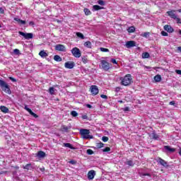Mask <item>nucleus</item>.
<instances>
[{
    "label": "nucleus",
    "instance_id": "obj_1",
    "mask_svg": "<svg viewBox=\"0 0 181 181\" xmlns=\"http://www.w3.org/2000/svg\"><path fill=\"white\" fill-rule=\"evenodd\" d=\"M121 84L122 86H129L132 84V76L131 74L126 75L124 78H121Z\"/></svg>",
    "mask_w": 181,
    "mask_h": 181
},
{
    "label": "nucleus",
    "instance_id": "obj_2",
    "mask_svg": "<svg viewBox=\"0 0 181 181\" xmlns=\"http://www.w3.org/2000/svg\"><path fill=\"white\" fill-rule=\"evenodd\" d=\"M80 134L83 139H93V136L90 135V130L81 129Z\"/></svg>",
    "mask_w": 181,
    "mask_h": 181
},
{
    "label": "nucleus",
    "instance_id": "obj_3",
    "mask_svg": "<svg viewBox=\"0 0 181 181\" xmlns=\"http://www.w3.org/2000/svg\"><path fill=\"white\" fill-rule=\"evenodd\" d=\"M0 86L5 93H6L7 94H11V89L9 88V86L6 84V82H5V81H2L0 79Z\"/></svg>",
    "mask_w": 181,
    "mask_h": 181
},
{
    "label": "nucleus",
    "instance_id": "obj_4",
    "mask_svg": "<svg viewBox=\"0 0 181 181\" xmlns=\"http://www.w3.org/2000/svg\"><path fill=\"white\" fill-rule=\"evenodd\" d=\"M100 63H101L102 69H103V70H105V71H108V70H110V69L112 67V65L107 62V61L105 60H101Z\"/></svg>",
    "mask_w": 181,
    "mask_h": 181
},
{
    "label": "nucleus",
    "instance_id": "obj_5",
    "mask_svg": "<svg viewBox=\"0 0 181 181\" xmlns=\"http://www.w3.org/2000/svg\"><path fill=\"white\" fill-rule=\"evenodd\" d=\"M71 53L74 57H76V59L81 57V51H80V49L78 47L73 48L71 49Z\"/></svg>",
    "mask_w": 181,
    "mask_h": 181
},
{
    "label": "nucleus",
    "instance_id": "obj_6",
    "mask_svg": "<svg viewBox=\"0 0 181 181\" xmlns=\"http://www.w3.org/2000/svg\"><path fill=\"white\" fill-rule=\"evenodd\" d=\"M18 33L21 36H23V37H25V39L29 40V39H32L33 37V34H32V33H25L22 31H19Z\"/></svg>",
    "mask_w": 181,
    "mask_h": 181
},
{
    "label": "nucleus",
    "instance_id": "obj_7",
    "mask_svg": "<svg viewBox=\"0 0 181 181\" xmlns=\"http://www.w3.org/2000/svg\"><path fill=\"white\" fill-rule=\"evenodd\" d=\"M127 49H131V47H135L136 46V42L135 41H127L125 44Z\"/></svg>",
    "mask_w": 181,
    "mask_h": 181
},
{
    "label": "nucleus",
    "instance_id": "obj_8",
    "mask_svg": "<svg viewBox=\"0 0 181 181\" xmlns=\"http://www.w3.org/2000/svg\"><path fill=\"white\" fill-rule=\"evenodd\" d=\"M98 87H97V86H90V92L92 93L93 95H97V94H98Z\"/></svg>",
    "mask_w": 181,
    "mask_h": 181
},
{
    "label": "nucleus",
    "instance_id": "obj_9",
    "mask_svg": "<svg viewBox=\"0 0 181 181\" xmlns=\"http://www.w3.org/2000/svg\"><path fill=\"white\" fill-rule=\"evenodd\" d=\"M163 29H164V30H165L168 33H173V32L175 31L173 28H172V26L169 25H164Z\"/></svg>",
    "mask_w": 181,
    "mask_h": 181
},
{
    "label": "nucleus",
    "instance_id": "obj_10",
    "mask_svg": "<svg viewBox=\"0 0 181 181\" xmlns=\"http://www.w3.org/2000/svg\"><path fill=\"white\" fill-rule=\"evenodd\" d=\"M95 176V171L92 170L88 173V179L89 180H93V179H94Z\"/></svg>",
    "mask_w": 181,
    "mask_h": 181
},
{
    "label": "nucleus",
    "instance_id": "obj_11",
    "mask_svg": "<svg viewBox=\"0 0 181 181\" xmlns=\"http://www.w3.org/2000/svg\"><path fill=\"white\" fill-rule=\"evenodd\" d=\"M24 108L26 111H28V112H29V114H30V115L34 117V118H37L39 117L37 115H36V113L33 112L32 110L29 109L27 105H25Z\"/></svg>",
    "mask_w": 181,
    "mask_h": 181
},
{
    "label": "nucleus",
    "instance_id": "obj_12",
    "mask_svg": "<svg viewBox=\"0 0 181 181\" xmlns=\"http://www.w3.org/2000/svg\"><path fill=\"white\" fill-rule=\"evenodd\" d=\"M55 49L59 52H64V50H66V47L63 45H57Z\"/></svg>",
    "mask_w": 181,
    "mask_h": 181
},
{
    "label": "nucleus",
    "instance_id": "obj_13",
    "mask_svg": "<svg viewBox=\"0 0 181 181\" xmlns=\"http://www.w3.org/2000/svg\"><path fill=\"white\" fill-rule=\"evenodd\" d=\"M39 56H40V57H42V59H45L47 57V56H49V54H47V52H46V51L45 50H41L39 52Z\"/></svg>",
    "mask_w": 181,
    "mask_h": 181
},
{
    "label": "nucleus",
    "instance_id": "obj_14",
    "mask_svg": "<svg viewBox=\"0 0 181 181\" xmlns=\"http://www.w3.org/2000/svg\"><path fill=\"white\" fill-rule=\"evenodd\" d=\"M157 162H158V163H160V165H162V166H164L165 168H166V166H168V163L166 161H165V160L159 158L157 160Z\"/></svg>",
    "mask_w": 181,
    "mask_h": 181
},
{
    "label": "nucleus",
    "instance_id": "obj_15",
    "mask_svg": "<svg viewBox=\"0 0 181 181\" xmlns=\"http://www.w3.org/2000/svg\"><path fill=\"white\" fill-rule=\"evenodd\" d=\"M66 69H73L74 67V62H67L65 63Z\"/></svg>",
    "mask_w": 181,
    "mask_h": 181
},
{
    "label": "nucleus",
    "instance_id": "obj_16",
    "mask_svg": "<svg viewBox=\"0 0 181 181\" xmlns=\"http://www.w3.org/2000/svg\"><path fill=\"white\" fill-rule=\"evenodd\" d=\"M0 110L1 112H4V114H8V112H9V109L6 106H0Z\"/></svg>",
    "mask_w": 181,
    "mask_h": 181
},
{
    "label": "nucleus",
    "instance_id": "obj_17",
    "mask_svg": "<svg viewBox=\"0 0 181 181\" xmlns=\"http://www.w3.org/2000/svg\"><path fill=\"white\" fill-rule=\"evenodd\" d=\"M167 13L170 18H172V19H175L177 17L176 14H175V11H167Z\"/></svg>",
    "mask_w": 181,
    "mask_h": 181
},
{
    "label": "nucleus",
    "instance_id": "obj_18",
    "mask_svg": "<svg viewBox=\"0 0 181 181\" xmlns=\"http://www.w3.org/2000/svg\"><path fill=\"white\" fill-rule=\"evenodd\" d=\"M37 156L40 158H45V156H46V153L42 151H38V153H37Z\"/></svg>",
    "mask_w": 181,
    "mask_h": 181
},
{
    "label": "nucleus",
    "instance_id": "obj_19",
    "mask_svg": "<svg viewBox=\"0 0 181 181\" xmlns=\"http://www.w3.org/2000/svg\"><path fill=\"white\" fill-rule=\"evenodd\" d=\"M69 129H70V127H67V126H62L61 127V130L64 132H67L69 131Z\"/></svg>",
    "mask_w": 181,
    "mask_h": 181
},
{
    "label": "nucleus",
    "instance_id": "obj_20",
    "mask_svg": "<svg viewBox=\"0 0 181 181\" xmlns=\"http://www.w3.org/2000/svg\"><path fill=\"white\" fill-rule=\"evenodd\" d=\"M154 80L156 83H159L160 81V80H162V76H160V75H156L154 77Z\"/></svg>",
    "mask_w": 181,
    "mask_h": 181
},
{
    "label": "nucleus",
    "instance_id": "obj_21",
    "mask_svg": "<svg viewBox=\"0 0 181 181\" xmlns=\"http://www.w3.org/2000/svg\"><path fill=\"white\" fill-rule=\"evenodd\" d=\"M164 148L165 149V151H168V152H175V148H172L169 146H164Z\"/></svg>",
    "mask_w": 181,
    "mask_h": 181
},
{
    "label": "nucleus",
    "instance_id": "obj_22",
    "mask_svg": "<svg viewBox=\"0 0 181 181\" xmlns=\"http://www.w3.org/2000/svg\"><path fill=\"white\" fill-rule=\"evenodd\" d=\"M64 146H65V148H70V149H74V147H73L70 143L64 144Z\"/></svg>",
    "mask_w": 181,
    "mask_h": 181
},
{
    "label": "nucleus",
    "instance_id": "obj_23",
    "mask_svg": "<svg viewBox=\"0 0 181 181\" xmlns=\"http://www.w3.org/2000/svg\"><path fill=\"white\" fill-rule=\"evenodd\" d=\"M94 11H100V9H104V7H101L98 5L93 6Z\"/></svg>",
    "mask_w": 181,
    "mask_h": 181
},
{
    "label": "nucleus",
    "instance_id": "obj_24",
    "mask_svg": "<svg viewBox=\"0 0 181 181\" xmlns=\"http://www.w3.org/2000/svg\"><path fill=\"white\" fill-rule=\"evenodd\" d=\"M127 31L129 32V33H134V32H135V27L134 26L129 27L127 29Z\"/></svg>",
    "mask_w": 181,
    "mask_h": 181
},
{
    "label": "nucleus",
    "instance_id": "obj_25",
    "mask_svg": "<svg viewBox=\"0 0 181 181\" xmlns=\"http://www.w3.org/2000/svg\"><path fill=\"white\" fill-rule=\"evenodd\" d=\"M85 47H88V49L91 48V42L87 41L84 44Z\"/></svg>",
    "mask_w": 181,
    "mask_h": 181
},
{
    "label": "nucleus",
    "instance_id": "obj_26",
    "mask_svg": "<svg viewBox=\"0 0 181 181\" xmlns=\"http://www.w3.org/2000/svg\"><path fill=\"white\" fill-rule=\"evenodd\" d=\"M54 60L55 61V62H62V57H60V56H59V55H55V56H54Z\"/></svg>",
    "mask_w": 181,
    "mask_h": 181
},
{
    "label": "nucleus",
    "instance_id": "obj_27",
    "mask_svg": "<svg viewBox=\"0 0 181 181\" xmlns=\"http://www.w3.org/2000/svg\"><path fill=\"white\" fill-rule=\"evenodd\" d=\"M103 147H104V144H103L101 142H99V143L96 144V148L98 149H101V148H103Z\"/></svg>",
    "mask_w": 181,
    "mask_h": 181
},
{
    "label": "nucleus",
    "instance_id": "obj_28",
    "mask_svg": "<svg viewBox=\"0 0 181 181\" xmlns=\"http://www.w3.org/2000/svg\"><path fill=\"white\" fill-rule=\"evenodd\" d=\"M143 59H149V53L148 52H144L142 54Z\"/></svg>",
    "mask_w": 181,
    "mask_h": 181
},
{
    "label": "nucleus",
    "instance_id": "obj_29",
    "mask_svg": "<svg viewBox=\"0 0 181 181\" xmlns=\"http://www.w3.org/2000/svg\"><path fill=\"white\" fill-rule=\"evenodd\" d=\"M83 12L86 16L91 15V11L88 8H84Z\"/></svg>",
    "mask_w": 181,
    "mask_h": 181
},
{
    "label": "nucleus",
    "instance_id": "obj_30",
    "mask_svg": "<svg viewBox=\"0 0 181 181\" xmlns=\"http://www.w3.org/2000/svg\"><path fill=\"white\" fill-rule=\"evenodd\" d=\"M100 52H103L105 53H108V52H110V49L107 48L100 47Z\"/></svg>",
    "mask_w": 181,
    "mask_h": 181
},
{
    "label": "nucleus",
    "instance_id": "obj_31",
    "mask_svg": "<svg viewBox=\"0 0 181 181\" xmlns=\"http://www.w3.org/2000/svg\"><path fill=\"white\" fill-rule=\"evenodd\" d=\"M82 62L84 64H86V63H88V59L86 57H82Z\"/></svg>",
    "mask_w": 181,
    "mask_h": 181
},
{
    "label": "nucleus",
    "instance_id": "obj_32",
    "mask_svg": "<svg viewBox=\"0 0 181 181\" xmlns=\"http://www.w3.org/2000/svg\"><path fill=\"white\" fill-rule=\"evenodd\" d=\"M49 93L51 94V95H53V94H54V88L53 87L49 88Z\"/></svg>",
    "mask_w": 181,
    "mask_h": 181
},
{
    "label": "nucleus",
    "instance_id": "obj_33",
    "mask_svg": "<svg viewBox=\"0 0 181 181\" xmlns=\"http://www.w3.org/2000/svg\"><path fill=\"white\" fill-rule=\"evenodd\" d=\"M76 36H78V37H81V39H84V35L81 33H76Z\"/></svg>",
    "mask_w": 181,
    "mask_h": 181
},
{
    "label": "nucleus",
    "instance_id": "obj_34",
    "mask_svg": "<svg viewBox=\"0 0 181 181\" xmlns=\"http://www.w3.org/2000/svg\"><path fill=\"white\" fill-rule=\"evenodd\" d=\"M152 137H153V139H159V135H158L155 133L152 134Z\"/></svg>",
    "mask_w": 181,
    "mask_h": 181
},
{
    "label": "nucleus",
    "instance_id": "obj_35",
    "mask_svg": "<svg viewBox=\"0 0 181 181\" xmlns=\"http://www.w3.org/2000/svg\"><path fill=\"white\" fill-rule=\"evenodd\" d=\"M127 165L129 166H134V162L131 160L127 161Z\"/></svg>",
    "mask_w": 181,
    "mask_h": 181
},
{
    "label": "nucleus",
    "instance_id": "obj_36",
    "mask_svg": "<svg viewBox=\"0 0 181 181\" xmlns=\"http://www.w3.org/2000/svg\"><path fill=\"white\" fill-rule=\"evenodd\" d=\"M98 4L99 5H101L102 6H104V5H105V3L104 1H103V0H99V1H98Z\"/></svg>",
    "mask_w": 181,
    "mask_h": 181
},
{
    "label": "nucleus",
    "instance_id": "obj_37",
    "mask_svg": "<svg viewBox=\"0 0 181 181\" xmlns=\"http://www.w3.org/2000/svg\"><path fill=\"white\" fill-rule=\"evenodd\" d=\"M141 36H142L143 37H148V36H149V33H144L141 35Z\"/></svg>",
    "mask_w": 181,
    "mask_h": 181
},
{
    "label": "nucleus",
    "instance_id": "obj_38",
    "mask_svg": "<svg viewBox=\"0 0 181 181\" xmlns=\"http://www.w3.org/2000/svg\"><path fill=\"white\" fill-rule=\"evenodd\" d=\"M86 153H88V155H93V153H94V151H93V150L91 149H88L86 151Z\"/></svg>",
    "mask_w": 181,
    "mask_h": 181
},
{
    "label": "nucleus",
    "instance_id": "obj_39",
    "mask_svg": "<svg viewBox=\"0 0 181 181\" xmlns=\"http://www.w3.org/2000/svg\"><path fill=\"white\" fill-rule=\"evenodd\" d=\"M71 115H72V117H77V115H78V113H77L76 111H72L71 112Z\"/></svg>",
    "mask_w": 181,
    "mask_h": 181
},
{
    "label": "nucleus",
    "instance_id": "obj_40",
    "mask_svg": "<svg viewBox=\"0 0 181 181\" xmlns=\"http://www.w3.org/2000/svg\"><path fill=\"white\" fill-rule=\"evenodd\" d=\"M111 151V148L110 147H106L103 149V152H110Z\"/></svg>",
    "mask_w": 181,
    "mask_h": 181
},
{
    "label": "nucleus",
    "instance_id": "obj_41",
    "mask_svg": "<svg viewBox=\"0 0 181 181\" xmlns=\"http://www.w3.org/2000/svg\"><path fill=\"white\" fill-rule=\"evenodd\" d=\"M102 141H103V142H107V141H108V137H107V136H103V137H102Z\"/></svg>",
    "mask_w": 181,
    "mask_h": 181
},
{
    "label": "nucleus",
    "instance_id": "obj_42",
    "mask_svg": "<svg viewBox=\"0 0 181 181\" xmlns=\"http://www.w3.org/2000/svg\"><path fill=\"white\" fill-rule=\"evenodd\" d=\"M174 19L176 21L177 23H181V20L180 18H177V16L175 17Z\"/></svg>",
    "mask_w": 181,
    "mask_h": 181
},
{
    "label": "nucleus",
    "instance_id": "obj_43",
    "mask_svg": "<svg viewBox=\"0 0 181 181\" xmlns=\"http://www.w3.org/2000/svg\"><path fill=\"white\" fill-rule=\"evenodd\" d=\"M162 36H169V34L166 33L165 31H162L161 32Z\"/></svg>",
    "mask_w": 181,
    "mask_h": 181
},
{
    "label": "nucleus",
    "instance_id": "obj_44",
    "mask_svg": "<svg viewBox=\"0 0 181 181\" xmlns=\"http://www.w3.org/2000/svg\"><path fill=\"white\" fill-rule=\"evenodd\" d=\"M18 23H20V25H25L26 21L23 20H20V22Z\"/></svg>",
    "mask_w": 181,
    "mask_h": 181
},
{
    "label": "nucleus",
    "instance_id": "obj_45",
    "mask_svg": "<svg viewBox=\"0 0 181 181\" xmlns=\"http://www.w3.org/2000/svg\"><path fill=\"white\" fill-rule=\"evenodd\" d=\"M9 80H11V81H13V83H16V79H15V78H13V77H9L8 78Z\"/></svg>",
    "mask_w": 181,
    "mask_h": 181
},
{
    "label": "nucleus",
    "instance_id": "obj_46",
    "mask_svg": "<svg viewBox=\"0 0 181 181\" xmlns=\"http://www.w3.org/2000/svg\"><path fill=\"white\" fill-rule=\"evenodd\" d=\"M29 168H30V164H27L26 165L23 166V169L29 170Z\"/></svg>",
    "mask_w": 181,
    "mask_h": 181
},
{
    "label": "nucleus",
    "instance_id": "obj_47",
    "mask_svg": "<svg viewBox=\"0 0 181 181\" xmlns=\"http://www.w3.org/2000/svg\"><path fill=\"white\" fill-rule=\"evenodd\" d=\"M13 52H14L15 54H19V53H20L19 49H15L13 50Z\"/></svg>",
    "mask_w": 181,
    "mask_h": 181
},
{
    "label": "nucleus",
    "instance_id": "obj_48",
    "mask_svg": "<svg viewBox=\"0 0 181 181\" xmlns=\"http://www.w3.org/2000/svg\"><path fill=\"white\" fill-rule=\"evenodd\" d=\"M100 97L101 98H104L105 100H107V98H108V97L105 95H101Z\"/></svg>",
    "mask_w": 181,
    "mask_h": 181
},
{
    "label": "nucleus",
    "instance_id": "obj_49",
    "mask_svg": "<svg viewBox=\"0 0 181 181\" xmlns=\"http://www.w3.org/2000/svg\"><path fill=\"white\" fill-rule=\"evenodd\" d=\"M111 62L112 63H113V64H117V60H115V59H112Z\"/></svg>",
    "mask_w": 181,
    "mask_h": 181
},
{
    "label": "nucleus",
    "instance_id": "obj_50",
    "mask_svg": "<svg viewBox=\"0 0 181 181\" xmlns=\"http://www.w3.org/2000/svg\"><path fill=\"white\" fill-rule=\"evenodd\" d=\"M69 163H70L71 165H76V161H75L74 160H70Z\"/></svg>",
    "mask_w": 181,
    "mask_h": 181
},
{
    "label": "nucleus",
    "instance_id": "obj_51",
    "mask_svg": "<svg viewBox=\"0 0 181 181\" xmlns=\"http://www.w3.org/2000/svg\"><path fill=\"white\" fill-rule=\"evenodd\" d=\"M14 21H16V22H18L19 23V22H21V19L18 18H14Z\"/></svg>",
    "mask_w": 181,
    "mask_h": 181
},
{
    "label": "nucleus",
    "instance_id": "obj_52",
    "mask_svg": "<svg viewBox=\"0 0 181 181\" xmlns=\"http://www.w3.org/2000/svg\"><path fill=\"white\" fill-rule=\"evenodd\" d=\"M123 111H125V112L129 111V107H124V108L123 109Z\"/></svg>",
    "mask_w": 181,
    "mask_h": 181
},
{
    "label": "nucleus",
    "instance_id": "obj_53",
    "mask_svg": "<svg viewBox=\"0 0 181 181\" xmlns=\"http://www.w3.org/2000/svg\"><path fill=\"white\" fill-rule=\"evenodd\" d=\"M87 118H88V117H87L86 115H84L82 116L83 119H87Z\"/></svg>",
    "mask_w": 181,
    "mask_h": 181
},
{
    "label": "nucleus",
    "instance_id": "obj_54",
    "mask_svg": "<svg viewBox=\"0 0 181 181\" xmlns=\"http://www.w3.org/2000/svg\"><path fill=\"white\" fill-rule=\"evenodd\" d=\"M143 176H149L151 177V174H149V173H144V174H143Z\"/></svg>",
    "mask_w": 181,
    "mask_h": 181
},
{
    "label": "nucleus",
    "instance_id": "obj_55",
    "mask_svg": "<svg viewBox=\"0 0 181 181\" xmlns=\"http://www.w3.org/2000/svg\"><path fill=\"white\" fill-rule=\"evenodd\" d=\"M29 25H30V26H33V25H35V23H33V21H30V22L29 23Z\"/></svg>",
    "mask_w": 181,
    "mask_h": 181
},
{
    "label": "nucleus",
    "instance_id": "obj_56",
    "mask_svg": "<svg viewBox=\"0 0 181 181\" xmlns=\"http://www.w3.org/2000/svg\"><path fill=\"white\" fill-rule=\"evenodd\" d=\"M170 105H175V101L170 102Z\"/></svg>",
    "mask_w": 181,
    "mask_h": 181
},
{
    "label": "nucleus",
    "instance_id": "obj_57",
    "mask_svg": "<svg viewBox=\"0 0 181 181\" xmlns=\"http://www.w3.org/2000/svg\"><path fill=\"white\" fill-rule=\"evenodd\" d=\"M0 13H4V8H0Z\"/></svg>",
    "mask_w": 181,
    "mask_h": 181
},
{
    "label": "nucleus",
    "instance_id": "obj_58",
    "mask_svg": "<svg viewBox=\"0 0 181 181\" xmlns=\"http://www.w3.org/2000/svg\"><path fill=\"white\" fill-rule=\"evenodd\" d=\"M177 50H179V52H181V47H177Z\"/></svg>",
    "mask_w": 181,
    "mask_h": 181
},
{
    "label": "nucleus",
    "instance_id": "obj_59",
    "mask_svg": "<svg viewBox=\"0 0 181 181\" xmlns=\"http://www.w3.org/2000/svg\"><path fill=\"white\" fill-rule=\"evenodd\" d=\"M86 106L88 107V108H91L92 107L91 105H87Z\"/></svg>",
    "mask_w": 181,
    "mask_h": 181
},
{
    "label": "nucleus",
    "instance_id": "obj_60",
    "mask_svg": "<svg viewBox=\"0 0 181 181\" xmlns=\"http://www.w3.org/2000/svg\"><path fill=\"white\" fill-rule=\"evenodd\" d=\"M118 103H120V104H122V100H118Z\"/></svg>",
    "mask_w": 181,
    "mask_h": 181
},
{
    "label": "nucleus",
    "instance_id": "obj_61",
    "mask_svg": "<svg viewBox=\"0 0 181 181\" xmlns=\"http://www.w3.org/2000/svg\"><path fill=\"white\" fill-rule=\"evenodd\" d=\"M179 34L181 35V30H179Z\"/></svg>",
    "mask_w": 181,
    "mask_h": 181
}]
</instances>
